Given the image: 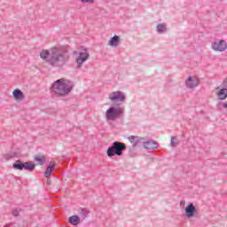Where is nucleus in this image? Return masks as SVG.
Returning <instances> with one entry per match:
<instances>
[{
	"label": "nucleus",
	"instance_id": "9d476101",
	"mask_svg": "<svg viewBox=\"0 0 227 227\" xmlns=\"http://www.w3.org/2000/svg\"><path fill=\"white\" fill-rule=\"evenodd\" d=\"M184 212L186 217L191 219V217H194L196 215V207H194V204L190 203L188 206H186Z\"/></svg>",
	"mask_w": 227,
	"mask_h": 227
},
{
	"label": "nucleus",
	"instance_id": "f257e3e1",
	"mask_svg": "<svg viewBox=\"0 0 227 227\" xmlns=\"http://www.w3.org/2000/svg\"><path fill=\"white\" fill-rule=\"evenodd\" d=\"M40 58L41 59H44L47 65L53 68H63L68 63L70 55L66 46H55L51 48L50 51H41Z\"/></svg>",
	"mask_w": 227,
	"mask_h": 227
},
{
	"label": "nucleus",
	"instance_id": "f8f14e48",
	"mask_svg": "<svg viewBox=\"0 0 227 227\" xmlns=\"http://www.w3.org/2000/svg\"><path fill=\"white\" fill-rule=\"evenodd\" d=\"M144 148H145L146 150H157V148H159V144L157 142H155V140H149L145 142V138H144V142H142Z\"/></svg>",
	"mask_w": 227,
	"mask_h": 227
},
{
	"label": "nucleus",
	"instance_id": "a878e982",
	"mask_svg": "<svg viewBox=\"0 0 227 227\" xmlns=\"http://www.w3.org/2000/svg\"><path fill=\"white\" fill-rule=\"evenodd\" d=\"M222 106H223V109H227V102L223 103Z\"/></svg>",
	"mask_w": 227,
	"mask_h": 227
},
{
	"label": "nucleus",
	"instance_id": "393cba45",
	"mask_svg": "<svg viewBox=\"0 0 227 227\" xmlns=\"http://www.w3.org/2000/svg\"><path fill=\"white\" fill-rule=\"evenodd\" d=\"M223 88H226V86H227V77H226L225 81H223Z\"/></svg>",
	"mask_w": 227,
	"mask_h": 227
},
{
	"label": "nucleus",
	"instance_id": "c85d7f7f",
	"mask_svg": "<svg viewBox=\"0 0 227 227\" xmlns=\"http://www.w3.org/2000/svg\"><path fill=\"white\" fill-rule=\"evenodd\" d=\"M11 226H13V223H9V224L5 225L4 227H11Z\"/></svg>",
	"mask_w": 227,
	"mask_h": 227
},
{
	"label": "nucleus",
	"instance_id": "a211bd4d",
	"mask_svg": "<svg viewBox=\"0 0 227 227\" xmlns=\"http://www.w3.org/2000/svg\"><path fill=\"white\" fill-rule=\"evenodd\" d=\"M216 95L218 97V100H226V98H227V89H225V88L221 89L220 91L216 92Z\"/></svg>",
	"mask_w": 227,
	"mask_h": 227
},
{
	"label": "nucleus",
	"instance_id": "423d86ee",
	"mask_svg": "<svg viewBox=\"0 0 227 227\" xmlns=\"http://www.w3.org/2000/svg\"><path fill=\"white\" fill-rule=\"evenodd\" d=\"M74 56L78 57L76 58V63H77V68H81L82 67L83 63H86L88 59H90V52H88V49H84L82 51H74Z\"/></svg>",
	"mask_w": 227,
	"mask_h": 227
},
{
	"label": "nucleus",
	"instance_id": "39448f33",
	"mask_svg": "<svg viewBox=\"0 0 227 227\" xmlns=\"http://www.w3.org/2000/svg\"><path fill=\"white\" fill-rule=\"evenodd\" d=\"M123 115V108L111 106L106 112V118L109 121H114V120H118V118H121Z\"/></svg>",
	"mask_w": 227,
	"mask_h": 227
},
{
	"label": "nucleus",
	"instance_id": "0eeeda50",
	"mask_svg": "<svg viewBox=\"0 0 227 227\" xmlns=\"http://www.w3.org/2000/svg\"><path fill=\"white\" fill-rule=\"evenodd\" d=\"M108 98L112 100V102H125L126 97L123 92L118 90L110 93Z\"/></svg>",
	"mask_w": 227,
	"mask_h": 227
},
{
	"label": "nucleus",
	"instance_id": "c756f323",
	"mask_svg": "<svg viewBox=\"0 0 227 227\" xmlns=\"http://www.w3.org/2000/svg\"><path fill=\"white\" fill-rule=\"evenodd\" d=\"M216 90H219V87H216Z\"/></svg>",
	"mask_w": 227,
	"mask_h": 227
},
{
	"label": "nucleus",
	"instance_id": "20e7f679",
	"mask_svg": "<svg viewBox=\"0 0 227 227\" xmlns=\"http://www.w3.org/2000/svg\"><path fill=\"white\" fill-rule=\"evenodd\" d=\"M12 168L17 171H22L23 169H25V171H28L29 173H31L34 169H35L36 165H35V163H33L32 161L24 162L20 160H17L12 164Z\"/></svg>",
	"mask_w": 227,
	"mask_h": 227
},
{
	"label": "nucleus",
	"instance_id": "2eb2a0df",
	"mask_svg": "<svg viewBox=\"0 0 227 227\" xmlns=\"http://www.w3.org/2000/svg\"><path fill=\"white\" fill-rule=\"evenodd\" d=\"M81 217L77 215H74L72 216H69L68 223L72 224L73 226H77L78 224H81Z\"/></svg>",
	"mask_w": 227,
	"mask_h": 227
},
{
	"label": "nucleus",
	"instance_id": "f03ea898",
	"mask_svg": "<svg viewBox=\"0 0 227 227\" xmlns=\"http://www.w3.org/2000/svg\"><path fill=\"white\" fill-rule=\"evenodd\" d=\"M52 91L58 97H67L74 90V82L63 78L55 81L51 86Z\"/></svg>",
	"mask_w": 227,
	"mask_h": 227
},
{
	"label": "nucleus",
	"instance_id": "6e6552de",
	"mask_svg": "<svg viewBox=\"0 0 227 227\" xmlns=\"http://www.w3.org/2000/svg\"><path fill=\"white\" fill-rule=\"evenodd\" d=\"M212 48L214 51H218L219 52H223L227 49V43L224 40H220L218 42H215L212 43Z\"/></svg>",
	"mask_w": 227,
	"mask_h": 227
},
{
	"label": "nucleus",
	"instance_id": "dca6fc26",
	"mask_svg": "<svg viewBox=\"0 0 227 227\" xmlns=\"http://www.w3.org/2000/svg\"><path fill=\"white\" fill-rule=\"evenodd\" d=\"M120 36H118L117 35H114L113 37L110 38L108 44L111 47H118L119 43H120Z\"/></svg>",
	"mask_w": 227,
	"mask_h": 227
},
{
	"label": "nucleus",
	"instance_id": "4468645a",
	"mask_svg": "<svg viewBox=\"0 0 227 227\" xmlns=\"http://www.w3.org/2000/svg\"><path fill=\"white\" fill-rule=\"evenodd\" d=\"M54 168H56V162L51 161L48 168H46L44 172V176L46 178H50L51 175H52V171L54 170Z\"/></svg>",
	"mask_w": 227,
	"mask_h": 227
},
{
	"label": "nucleus",
	"instance_id": "cd10ccee",
	"mask_svg": "<svg viewBox=\"0 0 227 227\" xmlns=\"http://www.w3.org/2000/svg\"><path fill=\"white\" fill-rule=\"evenodd\" d=\"M47 185H51V182L50 179H47V182H46Z\"/></svg>",
	"mask_w": 227,
	"mask_h": 227
},
{
	"label": "nucleus",
	"instance_id": "ddd939ff",
	"mask_svg": "<svg viewBox=\"0 0 227 227\" xmlns=\"http://www.w3.org/2000/svg\"><path fill=\"white\" fill-rule=\"evenodd\" d=\"M12 95L14 97V99L17 101V102H22V100H24V98H26L24 96V92H22V90H19V89H16L12 91Z\"/></svg>",
	"mask_w": 227,
	"mask_h": 227
},
{
	"label": "nucleus",
	"instance_id": "b1692460",
	"mask_svg": "<svg viewBox=\"0 0 227 227\" xmlns=\"http://www.w3.org/2000/svg\"><path fill=\"white\" fill-rule=\"evenodd\" d=\"M82 3H90V4H93L95 3V0H81Z\"/></svg>",
	"mask_w": 227,
	"mask_h": 227
},
{
	"label": "nucleus",
	"instance_id": "4be33fe9",
	"mask_svg": "<svg viewBox=\"0 0 227 227\" xmlns=\"http://www.w3.org/2000/svg\"><path fill=\"white\" fill-rule=\"evenodd\" d=\"M20 212V211H19V209H13V210H12V215H13L14 217H19Z\"/></svg>",
	"mask_w": 227,
	"mask_h": 227
},
{
	"label": "nucleus",
	"instance_id": "6ab92c4d",
	"mask_svg": "<svg viewBox=\"0 0 227 227\" xmlns=\"http://www.w3.org/2000/svg\"><path fill=\"white\" fill-rule=\"evenodd\" d=\"M34 160H35L36 162H38V164L40 166H43V164H45V155H42V154H36L35 157H34Z\"/></svg>",
	"mask_w": 227,
	"mask_h": 227
},
{
	"label": "nucleus",
	"instance_id": "412c9836",
	"mask_svg": "<svg viewBox=\"0 0 227 227\" xmlns=\"http://www.w3.org/2000/svg\"><path fill=\"white\" fill-rule=\"evenodd\" d=\"M15 157H19V153L14 152L4 154V159H6V160H10V159H13Z\"/></svg>",
	"mask_w": 227,
	"mask_h": 227
},
{
	"label": "nucleus",
	"instance_id": "1a4fd4ad",
	"mask_svg": "<svg viewBox=\"0 0 227 227\" xmlns=\"http://www.w3.org/2000/svg\"><path fill=\"white\" fill-rule=\"evenodd\" d=\"M200 84V78L189 76L185 82V85L192 90L193 88H196Z\"/></svg>",
	"mask_w": 227,
	"mask_h": 227
},
{
	"label": "nucleus",
	"instance_id": "aec40b11",
	"mask_svg": "<svg viewBox=\"0 0 227 227\" xmlns=\"http://www.w3.org/2000/svg\"><path fill=\"white\" fill-rule=\"evenodd\" d=\"M156 29L160 34L166 33V31H168V28L166 27V23L158 24L157 27H156Z\"/></svg>",
	"mask_w": 227,
	"mask_h": 227
},
{
	"label": "nucleus",
	"instance_id": "bb28decb",
	"mask_svg": "<svg viewBox=\"0 0 227 227\" xmlns=\"http://www.w3.org/2000/svg\"><path fill=\"white\" fill-rule=\"evenodd\" d=\"M183 205H185V200H181L180 201V207H183Z\"/></svg>",
	"mask_w": 227,
	"mask_h": 227
},
{
	"label": "nucleus",
	"instance_id": "9b49d317",
	"mask_svg": "<svg viewBox=\"0 0 227 227\" xmlns=\"http://www.w3.org/2000/svg\"><path fill=\"white\" fill-rule=\"evenodd\" d=\"M128 139L131 143L133 148H136L137 145H143V143H145L144 137H139L136 136H129Z\"/></svg>",
	"mask_w": 227,
	"mask_h": 227
},
{
	"label": "nucleus",
	"instance_id": "7ed1b4c3",
	"mask_svg": "<svg viewBox=\"0 0 227 227\" xmlns=\"http://www.w3.org/2000/svg\"><path fill=\"white\" fill-rule=\"evenodd\" d=\"M127 150V145L125 143L115 141L113 145L107 148L106 155L111 159V157H121L123 152Z\"/></svg>",
	"mask_w": 227,
	"mask_h": 227
},
{
	"label": "nucleus",
	"instance_id": "f3484780",
	"mask_svg": "<svg viewBox=\"0 0 227 227\" xmlns=\"http://www.w3.org/2000/svg\"><path fill=\"white\" fill-rule=\"evenodd\" d=\"M79 215L81 217V221H85L88 215H90V210H88L86 207H82L79 210Z\"/></svg>",
	"mask_w": 227,
	"mask_h": 227
},
{
	"label": "nucleus",
	"instance_id": "5701e85b",
	"mask_svg": "<svg viewBox=\"0 0 227 227\" xmlns=\"http://www.w3.org/2000/svg\"><path fill=\"white\" fill-rule=\"evenodd\" d=\"M171 145L172 146H177L178 142H175V137H171Z\"/></svg>",
	"mask_w": 227,
	"mask_h": 227
}]
</instances>
